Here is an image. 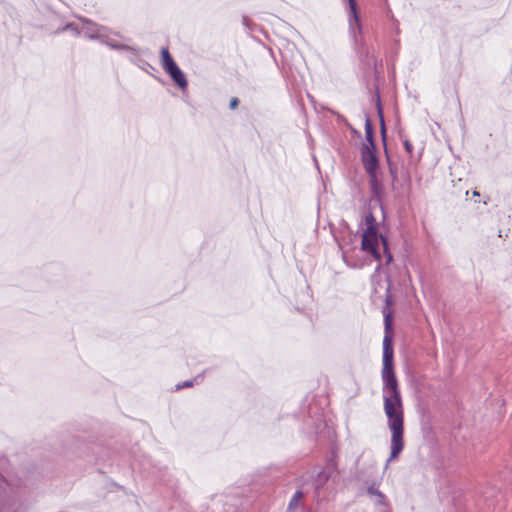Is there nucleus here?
<instances>
[{"label": "nucleus", "mask_w": 512, "mask_h": 512, "mask_svg": "<svg viewBox=\"0 0 512 512\" xmlns=\"http://www.w3.org/2000/svg\"><path fill=\"white\" fill-rule=\"evenodd\" d=\"M386 307L383 309L385 335L383 338V363L381 378L383 382V410L387 417V425L391 432L390 458L394 460L404 449V404L394 369L393 350V310L391 308L393 299L391 294H386Z\"/></svg>", "instance_id": "obj_1"}, {"label": "nucleus", "mask_w": 512, "mask_h": 512, "mask_svg": "<svg viewBox=\"0 0 512 512\" xmlns=\"http://www.w3.org/2000/svg\"><path fill=\"white\" fill-rule=\"evenodd\" d=\"M380 243L384 251H387L386 240L378 234L375 218L372 215L366 217V229L362 234L361 249L370 253L377 261L381 260L379 250Z\"/></svg>", "instance_id": "obj_2"}, {"label": "nucleus", "mask_w": 512, "mask_h": 512, "mask_svg": "<svg viewBox=\"0 0 512 512\" xmlns=\"http://www.w3.org/2000/svg\"><path fill=\"white\" fill-rule=\"evenodd\" d=\"M161 64L163 69L170 75L173 81L182 89H186L188 81L186 76L175 63L168 48L161 49Z\"/></svg>", "instance_id": "obj_3"}, {"label": "nucleus", "mask_w": 512, "mask_h": 512, "mask_svg": "<svg viewBox=\"0 0 512 512\" xmlns=\"http://www.w3.org/2000/svg\"><path fill=\"white\" fill-rule=\"evenodd\" d=\"M362 162L365 170L369 173L371 178L376 177V170L378 167V160L375 154V147L364 145L361 153Z\"/></svg>", "instance_id": "obj_4"}, {"label": "nucleus", "mask_w": 512, "mask_h": 512, "mask_svg": "<svg viewBox=\"0 0 512 512\" xmlns=\"http://www.w3.org/2000/svg\"><path fill=\"white\" fill-rule=\"evenodd\" d=\"M350 6L349 24L352 29H360V19L357 11V4L355 0H348Z\"/></svg>", "instance_id": "obj_5"}, {"label": "nucleus", "mask_w": 512, "mask_h": 512, "mask_svg": "<svg viewBox=\"0 0 512 512\" xmlns=\"http://www.w3.org/2000/svg\"><path fill=\"white\" fill-rule=\"evenodd\" d=\"M303 498L302 491H296L288 505V511L293 512L300 504Z\"/></svg>", "instance_id": "obj_6"}, {"label": "nucleus", "mask_w": 512, "mask_h": 512, "mask_svg": "<svg viewBox=\"0 0 512 512\" xmlns=\"http://www.w3.org/2000/svg\"><path fill=\"white\" fill-rule=\"evenodd\" d=\"M365 133H366V140L369 143V146L374 148V142H373V127L369 119L365 122Z\"/></svg>", "instance_id": "obj_7"}, {"label": "nucleus", "mask_w": 512, "mask_h": 512, "mask_svg": "<svg viewBox=\"0 0 512 512\" xmlns=\"http://www.w3.org/2000/svg\"><path fill=\"white\" fill-rule=\"evenodd\" d=\"M238 105H239V99L237 97H233L229 103L230 109L234 110L238 107Z\"/></svg>", "instance_id": "obj_8"}, {"label": "nucleus", "mask_w": 512, "mask_h": 512, "mask_svg": "<svg viewBox=\"0 0 512 512\" xmlns=\"http://www.w3.org/2000/svg\"><path fill=\"white\" fill-rule=\"evenodd\" d=\"M404 147H405V150H406L408 153H412L413 145L410 143V141H409V140H405V141H404Z\"/></svg>", "instance_id": "obj_9"}, {"label": "nucleus", "mask_w": 512, "mask_h": 512, "mask_svg": "<svg viewBox=\"0 0 512 512\" xmlns=\"http://www.w3.org/2000/svg\"><path fill=\"white\" fill-rule=\"evenodd\" d=\"M192 385H193V383L191 381H186L183 384L177 385V389L191 387Z\"/></svg>", "instance_id": "obj_10"}, {"label": "nucleus", "mask_w": 512, "mask_h": 512, "mask_svg": "<svg viewBox=\"0 0 512 512\" xmlns=\"http://www.w3.org/2000/svg\"><path fill=\"white\" fill-rule=\"evenodd\" d=\"M473 196H477V197H479V196H480V194H479V192H478V191H473Z\"/></svg>", "instance_id": "obj_11"}, {"label": "nucleus", "mask_w": 512, "mask_h": 512, "mask_svg": "<svg viewBox=\"0 0 512 512\" xmlns=\"http://www.w3.org/2000/svg\"><path fill=\"white\" fill-rule=\"evenodd\" d=\"M391 260H392L391 255H388V260H387V262H390Z\"/></svg>", "instance_id": "obj_12"}]
</instances>
